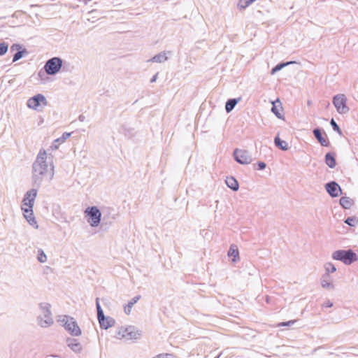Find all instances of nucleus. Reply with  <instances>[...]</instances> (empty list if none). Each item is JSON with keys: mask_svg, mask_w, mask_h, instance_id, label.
<instances>
[{"mask_svg": "<svg viewBox=\"0 0 358 358\" xmlns=\"http://www.w3.org/2000/svg\"><path fill=\"white\" fill-rule=\"evenodd\" d=\"M237 103V101L236 99H229L225 106V109L227 112H230L233 110L236 104Z\"/></svg>", "mask_w": 358, "mask_h": 358, "instance_id": "23", "label": "nucleus"}, {"mask_svg": "<svg viewBox=\"0 0 358 358\" xmlns=\"http://www.w3.org/2000/svg\"><path fill=\"white\" fill-rule=\"evenodd\" d=\"M331 124L333 127V129L336 131H339V127L338 124L336 123V122L332 119L331 121Z\"/></svg>", "mask_w": 358, "mask_h": 358, "instance_id": "33", "label": "nucleus"}, {"mask_svg": "<svg viewBox=\"0 0 358 358\" xmlns=\"http://www.w3.org/2000/svg\"><path fill=\"white\" fill-rule=\"evenodd\" d=\"M141 296L133 298L124 307V310L127 315H129L131 312L133 306L140 299Z\"/></svg>", "mask_w": 358, "mask_h": 358, "instance_id": "15", "label": "nucleus"}, {"mask_svg": "<svg viewBox=\"0 0 358 358\" xmlns=\"http://www.w3.org/2000/svg\"><path fill=\"white\" fill-rule=\"evenodd\" d=\"M36 195V189H32L28 191L24 195L22 204V210L24 213V217L27 222L33 226L36 225V221L34 217L32 210Z\"/></svg>", "mask_w": 358, "mask_h": 358, "instance_id": "2", "label": "nucleus"}, {"mask_svg": "<svg viewBox=\"0 0 358 358\" xmlns=\"http://www.w3.org/2000/svg\"><path fill=\"white\" fill-rule=\"evenodd\" d=\"M71 133L65 132L62 134L61 138H57L55 140L56 143H64L67 138H69L71 136Z\"/></svg>", "mask_w": 358, "mask_h": 358, "instance_id": "27", "label": "nucleus"}, {"mask_svg": "<svg viewBox=\"0 0 358 358\" xmlns=\"http://www.w3.org/2000/svg\"><path fill=\"white\" fill-rule=\"evenodd\" d=\"M325 161H326L327 164L330 168H334L336 166V160H335L334 157L330 154L326 155Z\"/></svg>", "mask_w": 358, "mask_h": 358, "instance_id": "22", "label": "nucleus"}, {"mask_svg": "<svg viewBox=\"0 0 358 358\" xmlns=\"http://www.w3.org/2000/svg\"><path fill=\"white\" fill-rule=\"evenodd\" d=\"M226 183L229 187L234 190H237L238 189V183L237 180L233 177L227 178L226 180Z\"/></svg>", "mask_w": 358, "mask_h": 358, "instance_id": "19", "label": "nucleus"}, {"mask_svg": "<svg viewBox=\"0 0 358 358\" xmlns=\"http://www.w3.org/2000/svg\"><path fill=\"white\" fill-rule=\"evenodd\" d=\"M8 50V45H5L4 43H1V55L6 52Z\"/></svg>", "mask_w": 358, "mask_h": 358, "instance_id": "34", "label": "nucleus"}, {"mask_svg": "<svg viewBox=\"0 0 358 358\" xmlns=\"http://www.w3.org/2000/svg\"><path fill=\"white\" fill-rule=\"evenodd\" d=\"M296 322V320H289V321L286 322H280L276 326L278 327H284V326H290L292 324H294Z\"/></svg>", "mask_w": 358, "mask_h": 358, "instance_id": "30", "label": "nucleus"}, {"mask_svg": "<svg viewBox=\"0 0 358 358\" xmlns=\"http://www.w3.org/2000/svg\"><path fill=\"white\" fill-rule=\"evenodd\" d=\"M321 283H322V287H324V288L332 287V284L329 279H327V280L323 279Z\"/></svg>", "mask_w": 358, "mask_h": 358, "instance_id": "29", "label": "nucleus"}, {"mask_svg": "<svg viewBox=\"0 0 358 358\" xmlns=\"http://www.w3.org/2000/svg\"><path fill=\"white\" fill-rule=\"evenodd\" d=\"M289 63H287V64H279V65H277L276 66H275L272 71H271V73L273 74L275 73L277 71H279L280 70L282 67H284L285 66H286L287 64H288Z\"/></svg>", "mask_w": 358, "mask_h": 358, "instance_id": "31", "label": "nucleus"}, {"mask_svg": "<svg viewBox=\"0 0 358 358\" xmlns=\"http://www.w3.org/2000/svg\"><path fill=\"white\" fill-rule=\"evenodd\" d=\"M153 358H174L171 354H159Z\"/></svg>", "mask_w": 358, "mask_h": 358, "instance_id": "32", "label": "nucleus"}, {"mask_svg": "<svg viewBox=\"0 0 358 358\" xmlns=\"http://www.w3.org/2000/svg\"><path fill=\"white\" fill-rule=\"evenodd\" d=\"M353 200L349 197L343 196L340 199L341 205L345 209H349L353 205Z\"/></svg>", "mask_w": 358, "mask_h": 358, "instance_id": "17", "label": "nucleus"}, {"mask_svg": "<svg viewBox=\"0 0 358 358\" xmlns=\"http://www.w3.org/2000/svg\"><path fill=\"white\" fill-rule=\"evenodd\" d=\"M234 155L236 160L240 164H248L251 162V157L246 150L237 149Z\"/></svg>", "mask_w": 358, "mask_h": 358, "instance_id": "11", "label": "nucleus"}, {"mask_svg": "<svg viewBox=\"0 0 358 358\" xmlns=\"http://www.w3.org/2000/svg\"><path fill=\"white\" fill-rule=\"evenodd\" d=\"M47 104H48V101H47L45 97L41 94H38L34 96L33 97H31L27 101V106L29 108H31V109H34L36 110H41L43 107L47 106Z\"/></svg>", "mask_w": 358, "mask_h": 358, "instance_id": "6", "label": "nucleus"}, {"mask_svg": "<svg viewBox=\"0 0 358 358\" xmlns=\"http://www.w3.org/2000/svg\"><path fill=\"white\" fill-rule=\"evenodd\" d=\"M259 169L262 170L266 167V164L264 162H259L258 163Z\"/></svg>", "mask_w": 358, "mask_h": 358, "instance_id": "35", "label": "nucleus"}, {"mask_svg": "<svg viewBox=\"0 0 358 358\" xmlns=\"http://www.w3.org/2000/svg\"><path fill=\"white\" fill-rule=\"evenodd\" d=\"M37 259H38V262H40L41 263H44V262H45L47 261V256L43 252V251L42 250H39L38 251Z\"/></svg>", "mask_w": 358, "mask_h": 358, "instance_id": "24", "label": "nucleus"}, {"mask_svg": "<svg viewBox=\"0 0 358 358\" xmlns=\"http://www.w3.org/2000/svg\"><path fill=\"white\" fill-rule=\"evenodd\" d=\"M313 134L315 136V138L318 140V141L321 143L323 146H327L328 145V141L327 138H325L324 136H322L320 131L317 129H315L313 131Z\"/></svg>", "mask_w": 358, "mask_h": 358, "instance_id": "16", "label": "nucleus"}, {"mask_svg": "<svg viewBox=\"0 0 358 358\" xmlns=\"http://www.w3.org/2000/svg\"><path fill=\"white\" fill-rule=\"evenodd\" d=\"M326 189L328 193L334 197L338 196L339 195V192H341V187L335 182H331L327 184Z\"/></svg>", "mask_w": 358, "mask_h": 358, "instance_id": "13", "label": "nucleus"}, {"mask_svg": "<svg viewBox=\"0 0 358 358\" xmlns=\"http://www.w3.org/2000/svg\"><path fill=\"white\" fill-rule=\"evenodd\" d=\"M138 336V331L134 327L129 326L120 327L116 332L115 337L120 340H129L136 339Z\"/></svg>", "mask_w": 358, "mask_h": 358, "instance_id": "3", "label": "nucleus"}, {"mask_svg": "<svg viewBox=\"0 0 358 358\" xmlns=\"http://www.w3.org/2000/svg\"><path fill=\"white\" fill-rule=\"evenodd\" d=\"M69 347L73 350V351L78 352L81 350V345L80 343H78L75 339H71L69 341L68 344Z\"/></svg>", "mask_w": 358, "mask_h": 358, "instance_id": "21", "label": "nucleus"}, {"mask_svg": "<svg viewBox=\"0 0 358 358\" xmlns=\"http://www.w3.org/2000/svg\"><path fill=\"white\" fill-rule=\"evenodd\" d=\"M345 222L350 226L354 227L357 224L358 218L356 217H348V219H346Z\"/></svg>", "mask_w": 358, "mask_h": 358, "instance_id": "25", "label": "nucleus"}, {"mask_svg": "<svg viewBox=\"0 0 358 358\" xmlns=\"http://www.w3.org/2000/svg\"><path fill=\"white\" fill-rule=\"evenodd\" d=\"M229 257H233V261L236 262V259H239V252L237 247L234 245H231L228 252Z\"/></svg>", "mask_w": 358, "mask_h": 358, "instance_id": "18", "label": "nucleus"}, {"mask_svg": "<svg viewBox=\"0 0 358 358\" xmlns=\"http://www.w3.org/2000/svg\"><path fill=\"white\" fill-rule=\"evenodd\" d=\"M346 101L347 99L344 94H338L334 97V105L339 113H345L348 111Z\"/></svg>", "mask_w": 358, "mask_h": 358, "instance_id": "10", "label": "nucleus"}, {"mask_svg": "<svg viewBox=\"0 0 358 358\" xmlns=\"http://www.w3.org/2000/svg\"><path fill=\"white\" fill-rule=\"evenodd\" d=\"M62 66V60L59 57H53L46 62L44 69L48 74L54 75L59 71Z\"/></svg>", "mask_w": 358, "mask_h": 358, "instance_id": "8", "label": "nucleus"}, {"mask_svg": "<svg viewBox=\"0 0 358 358\" xmlns=\"http://www.w3.org/2000/svg\"><path fill=\"white\" fill-rule=\"evenodd\" d=\"M10 52H15L17 51V52L13 55V62H16L20 58L22 57L24 52H26L25 50H22V47L18 44L13 45L10 47Z\"/></svg>", "mask_w": 358, "mask_h": 358, "instance_id": "14", "label": "nucleus"}, {"mask_svg": "<svg viewBox=\"0 0 358 358\" xmlns=\"http://www.w3.org/2000/svg\"><path fill=\"white\" fill-rule=\"evenodd\" d=\"M272 112L280 119H283V108L278 99L272 102Z\"/></svg>", "mask_w": 358, "mask_h": 358, "instance_id": "12", "label": "nucleus"}, {"mask_svg": "<svg viewBox=\"0 0 358 358\" xmlns=\"http://www.w3.org/2000/svg\"><path fill=\"white\" fill-rule=\"evenodd\" d=\"M96 306L97 309V317L101 327L107 329L113 326L115 323L114 320L110 317H105L103 312L99 304V298L96 300Z\"/></svg>", "mask_w": 358, "mask_h": 358, "instance_id": "7", "label": "nucleus"}, {"mask_svg": "<svg viewBox=\"0 0 358 358\" xmlns=\"http://www.w3.org/2000/svg\"><path fill=\"white\" fill-rule=\"evenodd\" d=\"M325 307H331L333 306V303L331 301H327L324 305Z\"/></svg>", "mask_w": 358, "mask_h": 358, "instance_id": "36", "label": "nucleus"}, {"mask_svg": "<svg viewBox=\"0 0 358 358\" xmlns=\"http://www.w3.org/2000/svg\"><path fill=\"white\" fill-rule=\"evenodd\" d=\"M333 258L341 260L345 264H350L357 260L356 254L352 250H337L333 253Z\"/></svg>", "mask_w": 358, "mask_h": 358, "instance_id": "4", "label": "nucleus"}, {"mask_svg": "<svg viewBox=\"0 0 358 358\" xmlns=\"http://www.w3.org/2000/svg\"><path fill=\"white\" fill-rule=\"evenodd\" d=\"M85 213L88 217V222L91 226L96 227L99 224L101 213L96 206L87 208Z\"/></svg>", "mask_w": 358, "mask_h": 358, "instance_id": "5", "label": "nucleus"}, {"mask_svg": "<svg viewBox=\"0 0 358 358\" xmlns=\"http://www.w3.org/2000/svg\"><path fill=\"white\" fill-rule=\"evenodd\" d=\"M45 150H40L33 166V178L35 182L50 180L54 176V167L50 159L47 162Z\"/></svg>", "mask_w": 358, "mask_h": 358, "instance_id": "1", "label": "nucleus"}, {"mask_svg": "<svg viewBox=\"0 0 358 358\" xmlns=\"http://www.w3.org/2000/svg\"><path fill=\"white\" fill-rule=\"evenodd\" d=\"M275 144L282 150H287L289 148L288 143L286 141L281 140L278 136L275 138Z\"/></svg>", "mask_w": 358, "mask_h": 358, "instance_id": "20", "label": "nucleus"}, {"mask_svg": "<svg viewBox=\"0 0 358 358\" xmlns=\"http://www.w3.org/2000/svg\"><path fill=\"white\" fill-rule=\"evenodd\" d=\"M325 268L327 273H334L336 271V267L331 263L327 264Z\"/></svg>", "mask_w": 358, "mask_h": 358, "instance_id": "28", "label": "nucleus"}, {"mask_svg": "<svg viewBox=\"0 0 358 358\" xmlns=\"http://www.w3.org/2000/svg\"><path fill=\"white\" fill-rule=\"evenodd\" d=\"M65 329L73 336L81 335V330L73 317L64 316L63 319Z\"/></svg>", "mask_w": 358, "mask_h": 358, "instance_id": "9", "label": "nucleus"}, {"mask_svg": "<svg viewBox=\"0 0 358 358\" xmlns=\"http://www.w3.org/2000/svg\"><path fill=\"white\" fill-rule=\"evenodd\" d=\"M255 1L256 0H241L238 3V6L241 8L244 9Z\"/></svg>", "mask_w": 358, "mask_h": 358, "instance_id": "26", "label": "nucleus"}]
</instances>
